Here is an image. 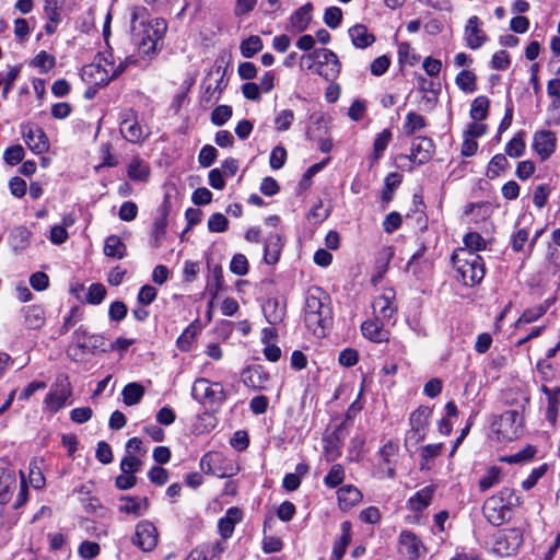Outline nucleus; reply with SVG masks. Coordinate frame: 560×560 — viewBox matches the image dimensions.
I'll list each match as a JSON object with an SVG mask.
<instances>
[{
    "instance_id": "obj_14",
    "label": "nucleus",
    "mask_w": 560,
    "mask_h": 560,
    "mask_svg": "<svg viewBox=\"0 0 560 560\" xmlns=\"http://www.w3.org/2000/svg\"><path fill=\"white\" fill-rule=\"evenodd\" d=\"M243 384L254 390H265L270 381L269 373L260 364L249 365L245 368L242 373Z\"/></svg>"
},
{
    "instance_id": "obj_29",
    "label": "nucleus",
    "mask_w": 560,
    "mask_h": 560,
    "mask_svg": "<svg viewBox=\"0 0 560 560\" xmlns=\"http://www.w3.org/2000/svg\"><path fill=\"white\" fill-rule=\"evenodd\" d=\"M362 335L373 342H383L388 340V331L384 329L383 323L376 319H369L361 325Z\"/></svg>"
},
{
    "instance_id": "obj_1",
    "label": "nucleus",
    "mask_w": 560,
    "mask_h": 560,
    "mask_svg": "<svg viewBox=\"0 0 560 560\" xmlns=\"http://www.w3.org/2000/svg\"><path fill=\"white\" fill-rule=\"evenodd\" d=\"M329 296L316 288L306 296L304 307V323L306 328L316 337H326L332 327V310Z\"/></svg>"
},
{
    "instance_id": "obj_34",
    "label": "nucleus",
    "mask_w": 560,
    "mask_h": 560,
    "mask_svg": "<svg viewBox=\"0 0 560 560\" xmlns=\"http://www.w3.org/2000/svg\"><path fill=\"white\" fill-rule=\"evenodd\" d=\"M16 488V478L13 471L0 469V504L7 503Z\"/></svg>"
},
{
    "instance_id": "obj_38",
    "label": "nucleus",
    "mask_w": 560,
    "mask_h": 560,
    "mask_svg": "<svg viewBox=\"0 0 560 560\" xmlns=\"http://www.w3.org/2000/svg\"><path fill=\"white\" fill-rule=\"evenodd\" d=\"M144 393V387L140 383H128L121 390L122 401L126 406H135L141 401Z\"/></svg>"
},
{
    "instance_id": "obj_59",
    "label": "nucleus",
    "mask_w": 560,
    "mask_h": 560,
    "mask_svg": "<svg viewBox=\"0 0 560 560\" xmlns=\"http://www.w3.org/2000/svg\"><path fill=\"white\" fill-rule=\"evenodd\" d=\"M501 479V469L497 466L491 467L487 474L479 480V488L482 491L489 490Z\"/></svg>"
},
{
    "instance_id": "obj_12",
    "label": "nucleus",
    "mask_w": 560,
    "mask_h": 560,
    "mask_svg": "<svg viewBox=\"0 0 560 560\" xmlns=\"http://www.w3.org/2000/svg\"><path fill=\"white\" fill-rule=\"evenodd\" d=\"M21 133L28 149L35 154H43L49 150V141L45 131L30 124L21 125Z\"/></svg>"
},
{
    "instance_id": "obj_9",
    "label": "nucleus",
    "mask_w": 560,
    "mask_h": 560,
    "mask_svg": "<svg viewBox=\"0 0 560 560\" xmlns=\"http://www.w3.org/2000/svg\"><path fill=\"white\" fill-rule=\"evenodd\" d=\"M159 542V533L154 524L148 520L136 525L132 544L143 552L152 551Z\"/></svg>"
},
{
    "instance_id": "obj_5",
    "label": "nucleus",
    "mask_w": 560,
    "mask_h": 560,
    "mask_svg": "<svg viewBox=\"0 0 560 560\" xmlns=\"http://www.w3.org/2000/svg\"><path fill=\"white\" fill-rule=\"evenodd\" d=\"M491 430L499 441H512L523 433V416L518 410H508L492 423Z\"/></svg>"
},
{
    "instance_id": "obj_17",
    "label": "nucleus",
    "mask_w": 560,
    "mask_h": 560,
    "mask_svg": "<svg viewBox=\"0 0 560 560\" xmlns=\"http://www.w3.org/2000/svg\"><path fill=\"white\" fill-rule=\"evenodd\" d=\"M433 151V142L427 137H417L411 142L409 159L412 163L421 165L427 163Z\"/></svg>"
},
{
    "instance_id": "obj_7",
    "label": "nucleus",
    "mask_w": 560,
    "mask_h": 560,
    "mask_svg": "<svg viewBox=\"0 0 560 560\" xmlns=\"http://www.w3.org/2000/svg\"><path fill=\"white\" fill-rule=\"evenodd\" d=\"M523 544V532L520 528H505L494 535L492 552L499 557H511Z\"/></svg>"
},
{
    "instance_id": "obj_57",
    "label": "nucleus",
    "mask_w": 560,
    "mask_h": 560,
    "mask_svg": "<svg viewBox=\"0 0 560 560\" xmlns=\"http://www.w3.org/2000/svg\"><path fill=\"white\" fill-rule=\"evenodd\" d=\"M83 313L79 306H73L68 315L63 318V324L59 329L60 335H66L79 320L82 319Z\"/></svg>"
},
{
    "instance_id": "obj_53",
    "label": "nucleus",
    "mask_w": 560,
    "mask_h": 560,
    "mask_svg": "<svg viewBox=\"0 0 560 560\" xmlns=\"http://www.w3.org/2000/svg\"><path fill=\"white\" fill-rule=\"evenodd\" d=\"M233 110L229 105H219L211 113V122L215 126H223L232 117Z\"/></svg>"
},
{
    "instance_id": "obj_25",
    "label": "nucleus",
    "mask_w": 560,
    "mask_h": 560,
    "mask_svg": "<svg viewBox=\"0 0 560 560\" xmlns=\"http://www.w3.org/2000/svg\"><path fill=\"white\" fill-rule=\"evenodd\" d=\"M83 80L94 85H107L110 82L108 70L101 63H91L82 68L81 73Z\"/></svg>"
},
{
    "instance_id": "obj_61",
    "label": "nucleus",
    "mask_w": 560,
    "mask_h": 560,
    "mask_svg": "<svg viewBox=\"0 0 560 560\" xmlns=\"http://www.w3.org/2000/svg\"><path fill=\"white\" fill-rule=\"evenodd\" d=\"M217 158L218 150L211 144H206L199 152L198 162L202 167H209L214 163Z\"/></svg>"
},
{
    "instance_id": "obj_26",
    "label": "nucleus",
    "mask_w": 560,
    "mask_h": 560,
    "mask_svg": "<svg viewBox=\"0 0 560 560\" xmlns=\"http://www.w3.org/2000/svg\"><path fill=\"white\" fill-rule=\"evenodd\" d=\"M480 20L474 15L468 20L465 27V39L471 49L480 48L487 39L485 32L479 28Z\"/></svg>"
},
{
    "instance_id": "obj_23",
    "label": "nucleus",
    "mask_w": 560,
    "mask_h": 560,
    "mask_svg": "<svg viewBox=\"0 0 560 560\" xmlns=\"http://www.w3.org/2000/svg\"><path fill=\"white\" fill-rule=\"evenodd\" d=\"M427 246L422 243L417 252L409 259L406 270L411 272L417 279H422L431 269V262L428 259H423Z\"/></svg>"
},
{
    "instance_id": "obj_27",
    "label": "nucleus",
    "mask_w": 560,
    "mask_h": 560,
    "mask_svg": "<svg viewBox=\"0 0 560 560\" xmlns=\"http://www.w3.org/2000/svg\"><path fill=\"white\" fill-rule=\"evenodd\" d=\"M435 492V486L429 485L418 490L407 501V508L416 513L424 511L429 505Z\"/></svg>"
},
{
    "instance_id": "obj_51",
    "label": "nucleus",
    "mask_w": 560,
    "mask_h": 560,
    "mask_svg": "<svg viewBox=\"0 0 560 560\" xmlns=\"http://www.w3.org/2000/svg\"><path fill=\"white\" fill-rule=\"evenodd\" d=\"M508 166H509V162H508L505 155L501 154V153L495 154L489 163V166L487 170V176L490 179H493L497 176H499L500 172L506 170Z\"/></svg>"
},
{
    "instance_id": "obj_54",
    "label": "nucleus",
    "mask_w": 560,
    "mask_h": 560,
    "mask_svg": "<svg viewBox=\"0 0 560 560\" xmlns=\"http://www.w3.org/2000/svg\"><path fill=\"white\" fill-rule=\"evenodd\" d=\"M106 288L102 283H92L89 287L85 301L92 305H98L106 296Z\"/></svg>"
},
{
    "instance_id": "obj_16",
    "label": "nucleus",
    "mask_w": 560,
    "mask_h": 560,
    "mask_svg": "<svg viewBox=\"0 0 560 560\" xmlns=\"http://www.w3.org/2000/svg\"><path fill=\"white\" fill-rule=\"evenodd\" d=\"M557 138L550 130L537 131L534 135L533 148L542 161H546L556 151Z\"/></svg>"
},
{
    "instance_id": "obj_42",
    "label": "nucleus",
    "mask_w": 560,
    "mask_h": 560,
    "mask_svg": "<svg viewBox=\"0 0 560 560\" xmlns=\"http://www.w3.org/2000/svg\"><path fill=\"white\" fill-rule=\"evenodd\" d=\"M374 312L377 313L382 319L390 320L395 313L396 307L390 302L389 298L383 295L378 296L373 304Z\"/></svg>"
},
{
    "instance_id": "obj_6",
    "label": "nucleus",
    "mask_w": 560,
    "mask_h": 560,
    "mask_svg": "<svg viewBox=\"0 0 560 560\" xmlns=\"http://www.w3.org/2000/svg\"><path fill=\"white\" fill-rule=\"evenodd\" d=\"M468 256L465 259L457 257V281L460 278L465 287H475L485 277V264L478 254L468 253Z\"/></svg>"
},
{
    "instance_id": "obj_41",
    "label": "nucleus",
    "mask_w": 560,
    "mask_h": 560,
    "mask_svg": "<svg viewBox=\"0 0 560 560\" xmlns=\"http://www.w3.org/2000/svg\"><path fill=\"white\" fill-rule=\"evenodd\" d=\"M264 47L262 40L258 35H250L248 38L242 40L240 45L241 54L244 58H253Z\"/></svg>"
},
{
    "instance_id": "obj_11",
    "label": "nucleus",
    "mask_w": 560,
    "mask_h": 560,
    "mask_svg": "<svg viewBox=\"0 0 560 560\" xmlns=\"http://www.w3.org/2000/svg\"><path fill=\"white\" fill-rule=\"evenodd\" d=\"M349 434V428L346 421L336 425L334 431L324 436V453L328 462H332L341 456L343 442Z\"/></svg>"
},
{
    "instance_id": "obj_15",
    "label": "nucleus",
    "mask_w": 560,
    "mask_h": 560,
    "mask_svg": "<svg viewBox=\"0 0 560 560\" xmlns=\"http://www.w3.org/2000/svg\"><path fill=\"white\" fill-rule=\"evenodd\" d=\"M89 330L80 325L72 334L71 345L67 350L68 358L73 362H83L86 355V347L89 342Z\"/></svg>"
},
{
    "instance_id": "obj_37",
    "label": "nucleus",
    "mask_w": 560,
    "mask_h": 560,
    "mask_svg": "<svg viewBox=\"0 0 560 560\" xmlns=\"http://www.w3.org/2000/svg\"><path fill=\"white\" fill-rule=\"evenodd\" d=\"M127 175L131 180L147 182L150 176V167L143 160L135 158L127 167Z\"/></svg>"
},
{
    "instance_id": "obj_49",
    "label": "nucleus",
    "mask_w": 560,
    "mask_h": 560,
    "mask_svg": "<svg viewBox=\"0 0 560 560\" xmlns=\"http://www.w3.org/2000/svg\"><path fill=\"white\" fill-rule=\"evenodd\" d=\"M476 74L469 70H463L457 73V86L465 93H472L476 91Z\"/></svg>"
},
{
    "instance_id": "obj_30",
    "label": "nucleus",
    "mask_w": 560,
    "mask_h": 560,
    "mask_svg": "<svg viewBox=\"0 0 560 560\" xmlns=\"http://www.w3.org/2000/svg\"><path fill=\"white\" fill-rule=\"evenodd\" d=\"M283 246L282 237L278 233H271L265 241L264 260L268 265H275L280 257Z\"/></svg>"
},
{
    "instance_id": "obj_3",
    "label": "nucleus",
    "mask_w": 560,
    "mask_h": 560,
    "mask_svg": "<svg viewBox=\"0 0 560 560\" xmlns=\"http://www.w3.org/2000/svg\"><path fill=\"white\" fill-rule=\"evenodd\" d=\"M514 501H518L514 491L510 488H504L485 501L482 513L491 525L500 526L508 521Z\"/></svg>"
},
{
    "instance_id": "obj_22",
    "label": "nucleus",
    "mask_w": 560,
    "mask_h": 560,
    "mask_svg": "<svg viewBox=\"0 0 560 560\" xmlns=\"http://www.w3.org/2000/svg\"><path fill=\"white\" fill-rule=\"evenodd\" d=\"M313 62H316L318 67L331 63V75L335 78L340 73L341 65L337 55L327 48L314 49L312 52L304 56Z\"/></svg>"
},
{
    "instance_id": "obj_45",
    "label": "nucleus",
    "mask_w": 560,
    "mask_h": 560,
    "mask_svg": "<svg viewBox=\"0 0 560 560\" xmlns=\"http://www.w3.org/2000/svg\"><path fill=\"white\" fill-rule=\"evenodd\" d=\"M392 139V132L389 129H384L382 132L376 135L373 143V155L372 160L376 162L384 153L388 143Z\"/></svg>"
},
{
    "instance_id": "obj_56",
    "label": "nucleus",
    "mask_w": 560,
    "mask_h": 560,
    "mask_svg": "<svg viewBox=\"0 0 560 560\" xmlns=\"http://www.w3.org/2000/svg\"><path fill=\"white\" fill-rule=\"evenodd\" d=\"M25 151L21 144H14L5 149L3 160L7 164L13 166L21 163L24 159Z\"/></svg>"
},
{
    "instance_id": "obj_39",
    "label": "nucleus",
    "mask_w": 560,
    "mask_h": 560,
    "mask_svg": "<svg viewBox=\"0 0 560 560\" xmlns=\"http://www.w3.org/2000/svg\"><path fill=\"white\" fill-rule=\"evenodd\" d=\"M120 132L127 141L132 143H137L143 138L142 128L136 120L125 119L120 125Z\"/></svg>"
},
{
    "instance_id": "obj_24",
    "label": "nucleus",
    "mask_w": 560,
    "mask_h": 560,
    "mask_svg": "<svg viewBox=\"0 0 560 560\" xmlns=\"http://www.w3.org/2000/svg\"><path fill=\"white\" fill-rule=\"evenodd\" d=\"M340 536L334 541L330 560H342L352 540V524L350 521H343L340 524Z\"/></svg>"
},
{
    "instance_id": "obj_58",
    "label": "nucleus",
    "mask_w": 560,
    "mask_h": 560,
    "mask_svg": "<svg viewBox=\"0 0 560 560\" xmlns=\"http://www.w3.org/2000/svg\"><path fill=\"white\" fill-rule=\"evenodd\" d=\"M323 19L329 28L335 30L341 25L342 11L338 7H329L325 10Z\"/></svg>"
},
{
    "instance_id": "obj_18",
    "label": "nucleus",
    "mask_w": 560,
    "mask_h": 560,
    "mask_svg": "<svg viewBox=\"0 0 560 560\" xmlns=\"http://www.w3.org/2000/svg\"><path fill=\"white\" fill-rule=\"evenodd\" d=\"M431 415V409L427 406H420L410 416L411 431L409 432V439H415L419 442L424 439V430L427 427L428 419Z\"/></svg>"
},
{
    "instance_id": "obj_19",
    "label": "nucleus",
    "mask_w": 560,
    "mask_h": 560,
    "mask_svg": "<svg viewBox=\"0 0 560 560\" xmlns=\"http://www.w3.org/2000/svg\"><path fill=\"white\" fill-rule=\"evenodd\" d=\"M266 320L272 325H279L283 322L287 313V304L277 298H269L261 306Z\"/></svg>"
},
{
    "instance_id": "obj_44",
    "label": "nucleus",
    "mask_w": 560,
    "mask_h": 560,
    "mask_svg": "<svg viewBox=\"0 0 560 560\" xmlns=\"http://www.w3.org/2000/svg\"><path fill=\"white\" fill-rule=\"evenodd\" d=\"M346 471L342 465L335 464L331 466L328 474L324 477V485L327 488L334 489L340 486L345 480Z\"/></svg>"
},
{
    "instance_id": "obj_36",
    "label": "nucleus",
    "mask_w": 560,
    "mask_h": 560,
    "mask_svg": "<svg viewBox=\"0 0 560 560\" xmlns=\"http://www.w3.org/2000/svg\"><path fill=\"white\" fill-rule=\"evenodd\" d=\"M25 324L31 329H38L45 324V312L40 305H28L22 308Z\"/></svg>"
},
{
    "instance_id": "obj_35",
    "label": "nucleus",
    "mask_w": 560,
    "mask_h": 560,
    "mask_svg": "<svg viewBox=\"0 0 560 560\" xmlns=\"http://www.w3.org/2000/svg\"><path fill=\"white\" fill-rule=\"evenodd\" d=\"M103 250L105 256L116 259H122L127 255L126 244L115 234L106 237Z\"/></svg>"
},
{
    "instance_id": "obj_55",
    "label": "nucleus",
    "mask_w": 560,
    "mask_h": 560,
    "mask_svg": "<svg viewBox=\"0 0 560 560\" xmlns=\"http://www.w3.org/2000/svg\"><path fill=\"white\" fill-rule=\"evenodd\" d=\"M424 125V118L421 115L410 112L406 116V121L402 126V129L406 135L410 136L415 133L417 130L423 128Z\"/></svg>"
},
{
    "instance_id": "obj_31",
    "label": "nucleus",
    "mask_w": 560,
    "mask_h": 560,
    "mask_svg": "<svg viewBox=\"0 0 560 560\" xmlns=\"http://www.w3.org/2000/svg\"><path fill=\"white\" fill-rule=\"evenodd\" d=\"M351 42L355 48L364 49L375 42V36L363 24H355L348 30Z\"/></svg>"
},
{
    "instance_id": "obj_52",
    "label": "nucleus",
    "mask_w": 560,
    "mask_h": 560,
    "mask_svg": "<svg viewBox=\"0 0 560 560\" xmlns=\"http://www.w3.org/2000/svg\"><path fill=\"white\" fill-rule=\"evenodd\" d=\"M523 132H518L505 145V153L511 158H520L524 154L525 142L523 140Z\"/></svg>"
},
{
    "instance_id": "obj_43",
    "label": "nucleus",
    "mask_w": 560,
    "mask_h": 560,
    "mask_svg": "<svg viewBox=\"0 0 560 560\" xmlns=\"http://www.w3.org/2000/svg\"><path fill=\"white\" fill-rule=\"evenodd\" d=\"M401 179L402 176L397 172L389 173L385 177L384 188L382 190V200L384 202L387 203L393 199L394 191L400 185Z\"/></svg>"
},
{
    "instance_id": "obj_40",
    "label": "nucleus",
    "mask_w": 560,
    "mask_h": 560,
    "mask_svg": "<svg viewBox=\"0 0 560 560\" xmlns=\"http://www.w3.org/2000/svg\"><path fill=\"white\" fill-rule=\"evenodd\" d=\"M167 228V211L164 210L160 218L155 219L152 230L151 245L158 248L162 244Z\"/></svg>"
},
{
    "instance_id": "obj_33",
    "label": "nucleus",
    "mask_w": 560,
    "mask_h": 560,
    "mask_svg": "<svg viewBox=\"0 0 560 560\" xmlns=\"http://www.w3.org/2000/svg\"><path fill=\"white\" fill-rule=\"evenodd\" d=\"M541 392L546 395L548 400L546 419L552 424H556L559 406H560V386L549 388L546 385H541Z\"/></svg>"
},
{
    "instance_id": "obj_47",
    "label": "nucleus",
    "mask_w": 560,
    "mask_h": 560,
    "mask_svg": "<svg viewBox=\"0 0 560 560\" xmlns=\"http://www.w3.org/2000/svg\"><path fill=\"white\" fill-rule=\"evenodd\" d=\"M224 284L223 270L220 265H215L212 269V282L208 284V292L210 294V303H212L217 296L219 291L222 290Z\"/></svg>"
},
{
    "instance_id": "obj_2",
    "label": "nucleus",
    "mask_w": 560,
    "mask_h": 560,
    "mask_svg": "<svg viewBox=\"0 0 560 560\" xmlns=\"http://www.w3.org/2000/svg\"><path fill=\"white\" fill-rule=\"evenodd\" d=\"M138 13H132V38L138 47L139 55L143 58L147 57L148 61H151L162 48V42L167 31V23L164 19L156 18L148 21V23L141 22L140 28L137 27L136 22Z\"/></svg>"
},
{
    "instance_id": "obj_21",
    "label": "nucleus",
    "mask_w": 560,
    "mask_h": 560,
    "mask_svg": "<svg viewBox=\"0 0 560 560\" xmlns=\"http://www.w3.org/2000/svg\"><path fill=\"white\" fill-rule=\"evenodd\" d=\"M243 518L242 511L236 506H231L226 510L224 516L218 521V532L222 539H229L232 537L235 525Z\"/></svg>"
},
{
    "instance_id": "obj_62",
    "label": "nucleus",
    "mask_w": 560,
    "mask_h": 560,
    "mask_svg": "<svg viewBox=\"0 0 560 560\" xmlns=\"http://www.w3.org/2000/svg\"><path fill=\"white\" fill-rule=\"evenodd\" d=\"M230 270L236 276H245L248 272V260L243 254H235L230 262Z\"/></svg>"
},
{
    "instance_id": "obj_8",
    "label": "nucleus",
    "mask_w": 560,
    "mask_h": 560,
    "mask_svg": "<svg viewBox=\"0 0 560 560\" xmlns=\"http://www.w3.org/2000/svg\"><path fill=\"white\" fill-rule=\"evenodd\" d=\"M71 385L67 375H59L54 388L46 395L44 405L50 412L59 411L71 396Z\"/></svg>"
},
{
    "instance_id": "obj_60",
    "label": "nucleus",
    "mask_w": 560,
    "mask_h": 560,
    "mask_svg": "<svg viewBox=\"0 0 560 560\" xmlns=\"http://www.w3.org/2000/svg\"><path fill=\"white\" fill-rule=\"evenodd\" d=\"M294 120V113L291 109H283L277 114L275 118L276 130L279 132L290 129Z\"/></svg>"
},
{
    "instance_id": "obj_4",
    "label": "nucleus",
    "mask_w": 560,
    "mask_h": 560,
    "mask_svg": "<svg viewBox=\"0 0 560 560\" xmlns=\"http://www.w3.org/2000/svg\"><path fill=\"white\" fill-rule=\"evenodd\" d=\"M191 396L198 402L209 406L221 407L226 399L223 385L219 382H210L205 377L197 378L191 387Z\"/></svg>"
},
{
    "instance_id": "obj_48",
    "label": "nucleus",
    "mask_w": 560,
    "mask_h": 560,
    "mask_svg": "<svg viewBox=\"0 0 560 560\" xmlns=\"http://www.w3.org/2000/svg\"><path fill=\"white\" fill-rule=\"evenodd\" d=\"M463 243L469 253L476 254L477 252L486 249V241L477 232H469L465 234L463 237Z\"/></svg>"
},
{
    "instance_id": "obj_32",
    "label": "nucleus",
    "mask_w": 560,
    "mask_h": 560,
    "mask_svg": "<svg viewBox=\"0 0 560 560\" xmlns=\"http://www.w3.org/2000/svg\"><path fill=\"white\" fill-rule=\"evenodd\" d=\"M313 5L311 2L299 8L290 18V24L295 33L304 32L312 21Z\"/></svg>"
},
{
    "instance_id": "obj_46",
    "label": "nucleus",
    "mask_w": 560,
    "mask_h": 560,
    "mask_svg": "<svg viewBox=\"0 0 560 560\" xmlns=\"http://www.w3.org/2000/svg\"><path fill=\"white\" fill-rule=\"evenodd\" d=\"M489 100L486 96H478L470 106V117L474 121L486 119L488 115Z\"/></svg>"
},
{
    "instance_id": "obj_13",
    "label": "nucleus",
    "mask_w": 560,
    "mask_h": 560,
    "mask_svg": "<svg viewBox=\"0 0 560 560\" xmlns=\"http://www.w3.org/2000/svg\"><path fill=\"white\" fill-rule=\"evenodd\" d=\"M398 550L409 560H417L425 551L421 539L411 530H402L398 538Z\"/></svg>"
},
{
    "instance_id": "obj_10",
    "label": "nucleus",
    "mask_w": 560,
    "mask_h": 560,
    "mask_svg": "<svg viewBox=\"0 0 560 560\" xmlns=\"http://www.w3.org/2000/svg\"><path fill=\"white\" fill-rule=\"evenodd\" d=\"M226 84L228 83L224 81V71L221 72V67L211 70L201 83V88L203 89L202 102L217 103L223 90L226 88Z\"/></svg>"
},
{
    "instance_id": "obj_20",
    "label": "nucleus",
    "mask_w": 560,
    "mask_h": 560,
    "mask_svg": "<svg viewBox=\"0 0 560 560\" xmlns=\"http://www.w3.org/2000/svg\"><path fill=\"white\" fill-rule=\"evenodd\" d=\"M363 499L362 492L353 485H343L337 490L338 506L348 512Z\"/></svg>"
},
{
    "instance_id": "obj_64",
    "label": "nucleus",
    "mask_w": 560,
    "mask_h": 560,
    "mask_svg": "<svg viewBox=\"0 0 560 560\" xmlns=\"http://www.w3.org/2000/svg\"><path fill=\"white\" fill-rule=\"evenodd\" d=\"M457 560H481L480 546L475 540V546H462L460 551H457Z\"/></svg>"
},
{
    "instance_id": "obj_50",
    "label": "nucleus",
    "mask_w": 560,
    "mask_h": 560,
    "mask_svg": "<svg viewBox=\"0 0 560 560\" xmlns=\"http://www.w3.org/2000/svg\"><path fill=\"white\" fill-rule=\"evenodd\" d=\"M197 328L191 324L180 334L176 345L180 351H189L197 336Z\"/></svg>"
},
{
    "instance_id": "obj_63",
    "label": "nucleus",
    "mask_w": 560,
    "mask_h": 560,
    "mask_svg": "<svg viewBox=\"0 0 560 560\" xmlns=\"http://www.w3.org/2000/svg\"><path fill=\"white\" fill-rule=\"evenodd\" d=\"M34 67H38L43 69L45 72L52 69L56 65V59L52 55H49L47 51H39L32 61Z\"/></svg>"
},
{
    "instance_id": "obj_28",
    "label": "nucleus",
    "mask_w": 560,
    "mask_h": 560,
    "mask_svg": "<svg viewBox=\"0 0 560 560\" xmlns=\"http://www.w3.org/2000/svg\"><path fill=\"white\" fill-rule=\"evenodd\" d=\"M120 501L124 503L118 506V511L136 517L142 516L149 509V500L145 497L138 499L136 497L122 495Z\"/></svg>"
}]
</instances>
